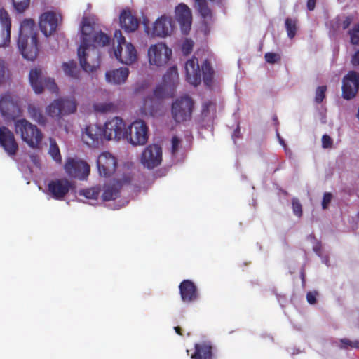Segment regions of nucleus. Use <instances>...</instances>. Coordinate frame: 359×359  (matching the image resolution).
I'll return each mask as SVG.
<instances>
[{
	"label": "nucleus",
	"instance_id": "f257e3e1",
	"mask_svg": "<svg viewBox=\"0 0 359 359\" xmlns=\"http://www.w3.org/2000/svg\"><path fill=\"white\" fill-rule=\"evenodd\" d=\"M35 22L32 19H25L21 23L18 46L24 58L33 61L38 52L37 34L34 32Z\"/></svg>",
	"mask_w": 359,
	"mask_h": 359
},
{
	"label": "nucleus",
	"instance_id": "f03ea898",
	"mask_svg": "<svg viewBox=\"0 0 359 359\" xmlns=\"http://www.w3.org/2000/svg\"><path fill=\"white\" fill-rule=\"evenodd\" d=\"M81 34V43L78 48L80 65L85 72H93L100 67V55L99 50L93 48V53L95 59L92 60V64H88L89 55L86 53V50L90 49L91 39L95 32L93 26L86 19L82 21Z\"/></svg>",
	"mask_w": 359,
	"mask_h": 359
},
{
	"label": "nucleus",
	"instance_id": "7ed1b4c3",
	"mask_svg": "<svg viewBox=\"0 0 359 359\" xmlns=\"http://www.w3.org/2000/svg\"><path fill=\"white\" fill-rule=\"evenodd\" d=\"M15 131L32 149H39L43 138L41 130L25 118L15 120Z\"/></svg>",
	"mask_w": 359,
	"mask_h": 359
},
{
	"label": "nucleus",
	"instance_id": "20e7f679",
	"mask_svg": "<svg viewBox=\"0 0 359 359\" xmlns=\"http://www.w3.org/2000/svg\"><path fill=\"white\" fill-rule=\"evenodd\" d=\"M114 37L117 39L118 45L114 49L115 57L122 64L130 65L137 60V52L131 43H126L121 30H116Z\"/></svg>",
	"mask_w": 359,
	"mask_h": 359
},
{
	"label": "nucleus",
	"instance_id": "39448f33",
	"mask_svg": "<svg viewBox=\"0 0 359 359\" xmlns=\"http://www.w3.org/2000/svg\"><path fill=\"white\" fill-rule=\"evenodd\" d=\"M126 139L133 146L144 145L149 138V128L146 123L142 120H137L133 122L125 130Z\"/></svg>",
	"mask_w": 359,
	"mask_h": 359
},
{
	"label": "nucleus",
	"instance_id": "423d86ee",
	"mask_svg": "<svg viewBox=\"0 0 359 359\" xmlns=\"http://www.w3.org/2000/svg\"><path fill=\"white\" fill-rule=\"evenodd\" d=\"M194 108V102L188 95L182 96L175 100L172 104L171 114L177 123L190 120Z\"/></svg>",
	"mask_w": 359,
	"mask_h": 359
},
{
	"label": "nucleus",
	"instance_id": "0eeeda50",
	"mask_svg": "<svg viewBox=\"0 0 359 359\" xmlns=\"http://www.w3.org/2000/svg\"><path fill=\"white\" fill-rule=\"evenodd\" d=\"M0 112L5 118L15 120L21 115L19 100L16 95L6 92L0 95Z\"/></svg>",
	"mask_w": 359,
	"mask_h": 359
},
{
	"label": "nucleus",
	"instance_id": "6e6552de",
	"mask_svg": "<svg viewBox=\"0 0 359 359\" xmlns=\"http://www.w3.org/2000/svg\"><path fill=\"white\" fill-rule=\"evenodd\" d=\"M76 108L77 104L74 100L57 99L52 102L46 111L50 117L60 119L62 116L74 113Z\"/></svg>",
	"mask_w": 359,
	"mask_h": 359
},
{
	"label": "nucleus",
	"instance_id": "1a4fd4ad",
	"mask_svg": "<svg viewBox=\"0 0 359 359\" xmlns=\"http://www.w3.org/2000/svg\"><path fill=\"white\" fill-rule=\"evenodd\" d=\"M172 50L165 43H158L151 45L148 50L149 62L151 65L164 66L170 60Z\"/></svg>",
	"mask_w": 359,
	"mask_h": 359
},
{
	"label": "nucleus",
	"instance_id": "9d476101",
	"mask_svg": "<svg viewBox=\"0 0 359 359\" xmlns=\"http://www.w3.org/2000/svg\"><path fill=\"white\" fill-rule=\"evenodd\" d=\"M29 82L34 92L37 94L41 93L44 87L52 93H56L57 90V86L54 79L50 78L43 79L41 69L34 68L30 70Z\"/></svg>",
	"mask_w": 359,
	"mask_h": 359
},
{
	"label": "nucleus",
	"instance_id": "9b49d317",
	"mask_svg": "<svg viewBox=\"0 0 359 359\" xmlns=\"http://www.w3.org/2000/svg\"><path fill=\"white\" fill-rule=\"evenodd\" d=\"M64 168L69 177L80 180H86L90 170V165L86 161L72 158L67 159Z\"/></svg>",
	"mask_w": 359,
	"mask_h": 359
},
{
	"label": "nucleus",
	"instance_id": "f8f14e48",
	"mask_svg": "<svg viewBox=\"0 0 359 359\" xmlns=\"http://www.w3.org/2000/svg\"><path fill=\"white\" fill-rule=\"evenodd\" d=\"M126 125L122 118L116 116L108 120L102 128L104 137L107 140L123 139L126 135Z\"/></svg>",
	"mask_w": 359,
	"mask_h": 359
},
{
	"label": "nucleus",
	"instance_id": "ddd939ff",
	"mask_svg": "<svg viewBox=\"0 0 359 359\" xmlns=\"http://www.w3.org/2000/svg\"><path fill=\"white\" fill-rule=\"evenodd\" d=\"M162 161V149L158 144H150L143 151L141 156V163L149 169H152L160 165Z\"/></svg>",
	"mask_w": 359,
	"mask_h": 359
},
{
	"label": "nucleus",
	"instance_id": "4468645a",
	"mask_svg": "<svg viewBox=\"0 0 359 359\" xmlns=\"http://www.w3.org/2000/svg\"><path fill=\"white\" fill-rule=\"evenodd\" d=\"M175 29V23L171 16L163 15L154 23L151 34L154 36L166 37Z\"/></svg>",
	"mask_w": 359,
	"mask_h": 359
},
{
	"label": "nucleus",
	"instance_id": "2eb2a0df",
	"mask_svg": "<svg viewBox=\"0 0 359 359\" xmlns=\"http://www.w3.org/2000/svg\"><path fill=\"white\" fill-rule=\"evenodd\" d=\"M102 136H104L102 128L96 124L86 126L81 133V139L83 143L93 148L98 147Z\"/></svg>",
	"mask_w": 359,
	"mask_h": 359
},
{
	"label": "nucleus",
	"instance_id": "dca6fc26",
	"mask_svg": "<svg viewBox=\"0 0 359 359\" xmlns=\"http://www.w3.org/2000/svg\"><path fill=\"white\" fill-rule=\"evenodd\" d=\"M97 166L100 175L108 177L114 173L117 166V161L109 152H102L97 159Z\"/></svg>",
	"mask_w": 359,
	"mask_h": 359
},
{
	"label": "nucleus",
	"instance_id": "f3484780",
	"mask_svg": "<svg viewBox=\"0 0 359 359\" xmlns=\"http://www.w3.org/2000/svg\"><path fill=\"white\" fill-rule=\"evenodd\" d=\"M0 146L10 156L16 155L18 144L13 133L6 126L0 127Z\"/></svg>",
	"mask_w": 359,
	"mask_h": 359
},
{
	"label": "nucleus",
	"instance_id": "a211bd4d",
	"mask_svg": "<svg viewBox=\"0 0 359 359\" xmlns=\"http://www.w3.org/2000/svg\"><path fill=\"white\" fill-rule=\"evenodd\" d=\"M359 90V74L350 71L343 79L342 95L344 99L354 97Z\"/></svg>",
	"mask_w": 359,
	"mask_h": 359
},
{
	"label": "nucleus",
	"instance_id": "6ab92c4d",
	"mask_svg": "<svg viewBox=\"0 0 359 359\" xmlns=\"http://www.w3.org/2000/svg\"><path fill=\"white\" fill-rule=\"evenodd\" d=\"M72 183L65 178L50 180L48 184V191L55 200H62L72 188Z\"/></svg>",
	"mask_w": 359,
	"mask_h": 359
},
{
	"label": "nucleus",
	"instance_id": "aec40b11",
	"mask_svg": "<svg viewBox=\"0 0 359 359\" xmlns=\"http://www.w3.org/2000/svg\"><path fill=\"white\" fill-rule=\"evenodd\" d=\"M175 18L180 25L183 34H188L192 23V15L190 8L184 4H180L175 8Z\"/></svg>",
	"mask_w": 359,
	"mask_h": 359
},
{
	"label": "nucleus",
	"instance_id": "412c9836",
	"mask_svg": "<svg viewBox=\"0 0 359 359\" xmlns=\"http://www.w3.org/2000/svg\"><path fill=\"white\" fill-rule=\"evenodd\" d=\"M186 80L194 86L201 82V69L198 59L195 57L188 60L185 63Z\"/></svg>",
	"mask_w": 359,
	"mask_h": 359
},
{
	"label": "nucleus",
	"instance_id": "4be33fe9",
	"mask_svg": "<svg viewBox=\"0 0 359 359\" xmlns=\"http://www.w3.org/2000/svg\"><path fill=\"white\" fill-rule=\"evenodd\" d=\"M57 25L58 16L53 11H47L41 15L39 27L45 36H48L55 32Z\"/></svg>",
	"mask_w": 359,
	"mask_h": 359
},
{
	"label": "nucleus",
	"instance_id": "5701e85b",
	"mask_svg": "<svg viewBox=\"0 0 359 359\" xmlns=\"http://www.w3.org/2000/svg\"><path fill=\"white\" fill-rule=\"evenodd\" d=\"M11 20L7 11L0 10V48L6 47L11 41Z\"/></svg>",
	"mask_w": 359,
	"mask_h": 359
},
{
	"label": "nucleus",
	"instance_id": "b1692460",
	"mask_svg": "<svg viewBox=\"0 0 359 359\" xmlns=\"http://www.w3.org/2000/svg\"><path fill=\"white\" fill-rule=\"evenodd\" d=\"M179 288L181 299L184 303L190 304L198 299V293L196 286L191 280H183L180 283Z\"/></svg>",
	"mask_w": 359,
	"mask_h": 359
},
{
	"label": "nucleus",
	"instance_id": "393cba45",
	"mask_svg": "<svg viewBox=\"0 0 359 359\" xmlns=\"http://www.w3.org/2000/svg\"><path fill=\"white\" fill-rule=\"evenodd\" d=\"M110 40V36L101 31L95 32V34H93L90 49L86 50V53L89 55L88 64H92V60L95 59L93 48H94L97 50V46H105L109 44Z\"/></svg>",
	"mask_w": 359,
	"mask_h": 359
},
{
	"label": "nucleus",
	"instance_id": "a878e982",
	"mask_svg": "<svg viewBox=\"0 0 359 359\" xmlns=\"http://www.w3.org/2000/svg\"><path fill=\"white\" fill-rule=\"evenodd\" d=\"M213 347L210 341L196 343L194 345V352L191 355V359H212Z\"/></svg>",
	"mask_w": 359,
	"mask_h": 359
},
{
	"label": "nucleus",
	"instance_id": "bb28decb",
	"mask_svg": "<svg viewBox=\"0 0 359 359\" xmlns=\"http://www.w3.org/2000/svg\"><path fill=\"white\" fill-rule=\"evenodd\" d=\"M121 27L126 32H133L139 27V20L132 15L130 11L123 10L119 17Z\"/></svg>",
	"mask_w": 359,
	"mask_h": 359
},
{
	"label": "nucleus",
	"instance_id": "cd10ccee",
	"mask_svg": "<svg viewBox=\"0 0 359 359\" xmlns=\"http://www.w3.org/2000/svg\"><path fill=\"white\" fill-rule=\"evenodd\" d=\"M123 183L120 180L113 181L104 186L102 198L104 201L114 200L119 196Z\"/></svg>",
	"mask_w": 359,
	"mask_h": 359
},
{
	"label": "nucleus",
	"instance_id": "c85d7f7f",
	"mask_svg": "<svg viewBox=\"0 0 359 359\" xmlns=\"http://www.w3.org/2000/svg\"><path fill=\"white\" fill-rule=\"evenodd\" d=\"M129 74V70L127 67H121L119 69H114L107 72L106 79L108 82L114 84L123 83Z\"/></svg>",
	"mask_w": 359,
	"mask_h": 359
},
{
	"label": "nucleus",
	"instance_id": "c756f323",
	"mask_svg": "<svg viewBox=\"0 0 359 359\" xmlns=\"http://www.w3.org/2000/svg\"><path fill=\"white\" fill-rule=\"evenodd\" d=\"M178 72L176 66L170 67L163 77V83L169 87L170 89H174L178 80Z\"/></svg>",
	"mask_w": 359,
	"mask_h": 359
},
{
	"label": "nucleus",
	"instance_id": "7c9ffc66",
	"mask_svg": "<svg viewBox=\"0 0 359 359\" xmlns=\"http://www.w3.org/2000/svg\"><path fill=\"white\" fill-rule=\"evenodd\" d=\"M28 114L30 118L38 123L39 125L46 126L48 121L45 115L43 114L42 110L34 105L29 104L27 108Z\"/></svg>",
	"mask_w": 359,
	"mask_h": 359
},
{
	"label": "nucleus",
	"instance_id": "2f4dec72",
	"mask_svg": "<svg viewBox=\"0 0 359 359\" xmlns=\"http://www.w3.org/2000/svg\"><path fill=\"white\" fill-rule=\"evenodd\" d=\"M201 71L203 72V79L205 85L210 87L212 83L214 70L208 60H205L203 63Z\"/></svg>",
	"mask_w": 359,
	"mask_h": 359
},
{
	"label": "nucleus",
	"instance_id": "473e14b6",
	"mask_svg": "<svg viewBox=\"0 0 359 359\" xmlns=\"http://www.w3.org/2000/svg\"><path fill=\"white\" fill-rule=\"evenodd\" d=\"M62 67L67 76L73 79L79 78V69L77 68L76 62L74 60L63 62Z\"/></svg>",
	"mask_w": 359,
	"mask_h": 359
},
{
	"label": "nucleus",
	"instance_id": "72a5a7b5",
	"mask_svg": "<svg viewBox=\"0 0 359 359\" xmlns=\"http://www.w3.org/2000/svg\"><path fill=\"white\" fill-rule=\"evenodd\" d=\"M198 11L203 18L212 16L211 10L209 8L205 0H195Z\"/></svg>",
	"mask_w": 359,
	"mask_h": 359
},
{
	"label": "nucleus",
	"instance_id": "f704fd0d",
	"mask_svg": "<svg viewBox=\"0 0 359 359\" xmlns=\"http://www.w3.org/2000/svg\"><path fill=\"white\" fill-rule=\"evenodd\" d=\"M48 153L55 162L59 163L62 162V157L60 155V149L56 142L53 139L50 140V147Z\"/></svg>",
	"mask_w": 359,
	"mask_h": 359
},
{
	"label": "nucleus",
	"instance_id": "c9c22d12",
	"mask_svg": "<svg viewBox=\"0 0 359 359\" xmlns=\"http://www.w3.org/2000/svg\"><path fill=\"white\" fill-rule=\"evenodd\" d=\"M100 189L98 187H92L79 191V195L88 199H97L100 195Z\"/></svg>",
	"mask_w": 359,
	"mask_h": 359
},
{
	"label": "nucleus",
	"instance_id": "e433bc0d",
	"mask_svg": "<svg viewBox=\"0 0 359 359\" xmlns=\"http://www.w3.org/2000/svg\"><path fill=\"white\" fill-rule=\"evenodd\" d=\"M10 79V72L4 60L0 59V85Z\"/></svg>",
	"mask_w": 359,
	"mask_h": 359
},
{
	"label": "nucleus",
	"instance_id": "4c0bfd02",
	"mask_svg": "<svg viewBox=\"0 0 359 359\" xmlns=\"http://www.w3.org/2000/svg\"><path fill=\"white\" fill-rule=\"evenodd\" d=\"M93 107L95 111L101 113L114 111L116 109V106L111 102L97 103Z\"/></svg>",
	"mask_w": 359,
	"mask_h": 359
},
{
	"label": "nucleus",
	"instance_id": "58836bf2",
	"mask_svg": "<svg viewBox=\"0 0 359 359\" xmlns=\"http://www.w3.org/2000/svg\"><path fill=\"white\" fill-rule=\"evenodd\" d=\"M351 43L353 45L359 44V25H355L352 29L348 31Z\"/></svg>",
	"mask_w": 359,
	"mask_h": 359
},
{
	"label": "nucleus",
	"instance_id": "ea45409f",
	"mask_svg": "<svg viewBox=\"0 0 359 359\" xmlns=\"http://www.w3.org/2000/svg\"><path fill=\"white\" fill-rule=\"evenodd\" d=\"M15 10L18 13H23L29 6L30 0H12Z\"/></svg>",
	"mask_w": 359,
	"mask_h": 359
},
{
	"label": "nucleus",
	"instance_id": "a19ab883",
	"mask_svg": "<svg viewBox=\"0 0 359 359\" xmlns=\"http://www.w3.org/2000/svg\"><path fill=\"white\" fill-rule=\"evenodd\" d=\"M340 342L341 344V345L340 346V348H343V349H347L349 347L355 348H359V341H357V340L352 341L348 339L344 338V339H341Z\"/></svg>",
	"mask_w": 359,
	"mask_h": 359
},
{
	"label": "nucleus",
	"instance_id": "79ce46f5",
	"mask_svg": "<svg viewBox=\"0 0 359 359\" xmlns=\"http://www.w3.org/2000/svg\"><path fill=\"white\" fill-rule=\"evenodd\" d=\"M169 88L166 85L162 83L158 86L154 90V95L157 98H163L166 97V90Z\"/></svg>",
	"mask_w": 359,
	"mask_h": 359
},
{
	"label": "nucleus",
	"instance_id": "37998d69",
	"mask_svg": "<svg viewBox=\"0 0 359 359\" xmlns=\"http://www.w3.org/2000/svg\"><path fill=\"white\" fill-rule=\"evenodd\" d=\"M264 58L269 64H274L280 60V56L279 54L271 52L265 53Z\"/></svg>",
	"mask_w": 359,
	"mask_h": 359
},
{
	"label": "nucleus",
	"instance_id": "c03bdc74",
	"mask_svg": "<svg viewBox=\"0 0 359 359\" xmlns=\"http://www.w3.org/2000/svg\"><path fill=\"white\" fill-rule=\"evenodd\" d=\"M326 91V86H319L316 91L315 100L316 102L320 103L323 101L325 97V93Z\"/></svg>",
	"mask_w": 359,
	"mask_h": 359
},
{
	"label": "nucleus",
	"instance_id": "a18cd8bd",
	"mask_svg": "<svg viewBox=\"0 0 359 359\" xmlns=\"http://www.w3.org/2000/svg\"><path fill=\"white\" fill-rule=\"evenodd\" d=\"M181 140L177 136H174L172 138V147L171 151L173 155L176 154L180 149Z\"/></svg>",
	"mask_w": 359,
	"mask_h": 359
},
{
	"label": "nucleus",
	"instance_id": "49530a36",
	"mask_svg": "<svg viewBox=\"0 0 359 359\" xmlns=\"http://www.w3.org/2000/svg\"><path fill=\"white\" fill-rule=\"evenodd\" d=\"M318 293L316 291H309L306 294V300L310 304H314L316 303V297Z\"/></svg>",
	"mask_w": 359,
	"mask_h": 359
},
{
	"label": "nucleus",
	"instance_id": "de8ad7c7",
	"mask_svg": "<svg viewBox=\"0 0 359 359\" xmlns=\"http://www.w3.org/2000/svg\"><path fill=\"white\" fill-rule=\"evenodd\" d=\"M332 145V140L327 135H323L322 137V146L323 148H330Z\"/></svg>",
	"mask_w": 359,
	"mask_h": 359
},
{
	"label": "nucleus",
	"instance_id": "09e8293b",
	"mask_svg": "<svg viewBox=\"0 0 359 359\" xmlns=\"http://www.w3.org/2000/svg\"><path fill=\"white\" fill-rule=\"evenodd\" d=\"M332 196L330 193H325L324 194L323 201H322V207L323 209H326L328 207L330 201H332Z\"/></svg>",
	"mask_w": 359,
	"mask_h": 359
},
{
	"label": "nucleus",
	"instance_id": "8fccbe9b",
	"mask_svg": "<svg viewBox=\"0 0 359 359\" xmlns=\"http://www.w3.org/2000/svg\"><path fill=\"white\" fill-rule=\"evenodd\" d=\"M293 212L298 217L302 215V206L299 202L293 199Z\"/></svg>",
	"mask_w": 359,
	"mask_h": 359
},
{
	"label": "nucleus",
	"instance_id": "3c124183",
	"mask_svg": "<svg viewBox=\"0 0 359 359\" xmlns=\"http://www.w3.org/2000/svg\"><path fill=\"white\" fill-rule=\"evenodd\" d=\"M351 63L353 67L359 66V49L352 55Z\"/></svg>",
	"mask_w": 359,
	"mask_h": 359
},
{
	"label": "nucleus",
	"instance_id": "603ef678",
	"mask_svg": "<svg viewBox=\"0 0 359 359\" xmlns=\"http://www.w3.org/2000/svg\"><path fill=\"white\" fill-rule=\"evenodd\" d=\"M285 26L288 36L292 39V19L287 18L285 20Z\"/></svg>",
	"mask_w": 359,
	"mask_h": 359
},
{
	"label": "nucleus",
	"instance_id": "864d4df0",
	"mask_svg": "<svg viewBox=\"0 0 359 359\" xmlns=\"http://www.w3.org/2000/svg\"><path fill=\"white\" fill-rule=\"evenodd\" d=\"M313 251L319 256V257H322V254H321V245L320 244L316 241H314V243H313Z\"/></svg>",
	"mask_w": 359,
	"mask_h": 359
},
{
	"label": "nucleus",
	"instance_id": "5fc2aeb1",
	"mask_svg": "<svg viewBox=\"0 0 359 359\" xmlns=\"http://www.w3.org/2000/svg\"><path fill=\"white\" fill-rule=\"evenodd\" d=\"M353 21V17L352 16H346L344 20L342 22V27L343 29H346L348 27V26L351 25V23Z\"/></svg>",
	"mask_w": 359,
	"mask_h": 359
},
{
	"label": "nucleus",
	"instance_id": "6e6d98bb",
	"mask_svg": "<svg viewBox=\"0 0 359 359\" xmlns=\"http://www.w3.org/2000/svg\"><path fill=\"white\" fill-rule=\"evenodd\" d=\"M212 105V103L211 102H205L202 107V114L205 116H207L209 109Z\"/></svg>",
	"mask_w": 359,
	"mask_h": 359
},
{
	"label": "nucleus",
	"instance_id": "4d7b16f0",
	"mask_svg": "<svg viewBox=\"0 0 359 359\" xmlns=\"http://www.w3.org/2000/svg\"><path fill=\"white\" fill-rule=\"evenodd\" d=\"M315 4H316V0H308V2H307L308 9L310 11L313 10L315 8Z\"/></svg>",
	"mask_w": 359,
	"mask_h": 359
},
{
	"label": "nucleus",
	"instance_id": "13d9d810",
	"mask_svg": "<svg viewBox=\"0 0 359 359\" xmlns=\"http://www.w3.org/2000/svg\"><path fill=\"white\" fill-rule=\"evenodd\" d=\"M192 46L189 43L183 45V50L185 51L186 54L189 53L191 51Z\"/></svg>",
	"mask_w": 359,
	"mask_h": 359
},
{
	"label": "nucleus",
	"instance_id": "bf43d9fd",
	"mask_svg": "<svg viewBox=\"0 0 359 359\" xmlns=\"http://www.w3.org/2000/svg\"><path fill=\"white\" fill-rule=\"evenodd\" d=\"M277 136H278V140H279V142H280V144H281V145H282V146L285 149V147H286V144H285V141L283 140V139H282V138L280 137V135H279L278 133L277 134Z\"/></svg>",
	"mask_w": 359,
	"mask_h": 359
},
{
	"label": "nucleus",
	"instance_id": "052dcab7",
	"mask_svg": "<svg viewBox=\"0 0 359 359\" xmlns=\"http://www.w3.org/2000/svg\"><path fill=\"white\" fill-rule=\"evenodd\" d=\"M175 330L177 334H178L179 335H183L182 334V330L180 327L179 326H177V327H175Z\"/></svg>",
	"mask_w": 359,
	"mask_h": 359
},
{
	"label": "nucleus",
	"instance_id": "680f3d73",
	"mask_svg": "<svg viewBox=\"0 0 359 359\" xmlns=\"http://www.w3.org/2000/svg\"><path fill=\"white\" fill-rule=\"evenodd\" d=\"M321 259H322V262H325V266H326L327 267L330 266V265H329V264H327L328 259H327V258L326 257H321Z\"/></svg>",
	"mask_w": 359,
	"mask_h": 359
},
{
	"label": "nucleus",
	"instance_id": "e2e57ef3",
	"mask_svg": "<svg viewBox=\"0 0 359 359\" xmlns=\"http://www.w3.org/2000/svg\"><path fill=\"white\" fill-rule=\"evenodd\" d=\"M239 133L238 128L236 129L235 131H234V133L233 135V139L235 138V137H238L237 133Z\"/></svg>",
	"mask_w": 359,
	"mask_h": 359
},
{
	"label": "nucleus",
	"instance_id": "0e129e2a",
	"mask_svg": "<svg viewBox=\"0 0 359 359\" xmlns=\"http://www.w3.org/2000/svg\"><path fill=\"white\" fill-rule=\"evenodd\" d=\"M273 121H274L275 124L278 123V118L276 115L273 116Z\"/></svg>",
	"mask_w": 359,
	"mask_h": 359
},
{
	"label": "nucleus",
	"instance_id": "69168bd1",
	"mask_svg": "<svg viewBox=\"0 0 359 359\" xmlns=\"http://www.w3.org/2000/svg\"><path fill=\"white\" fill-rule=\"evenodd\" d=\"M322 122H323V123H325V118H322Z\"/></svg>",
	"mask_w": 359,
	"mask_h": 359
},
{
	"label": "nucleus",
	"instance_id": "338daca9",
	"mask_svg": "<svg viewBox=\"0 0 359 359\" xmlns=\"http://www.w3.org/2000/svg\"><path fill=\"white\" fill-rule=\"evenodd\" d=\"M292 34H293V35L294 34V32H292Z\"/></svg>",
	"mask_w": 359,
	"mask_h": 359
}]
</instances>
